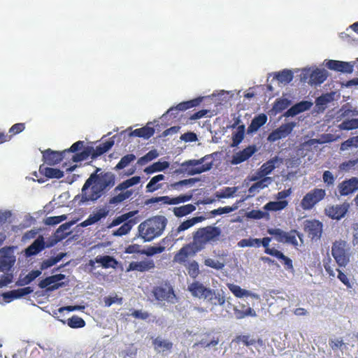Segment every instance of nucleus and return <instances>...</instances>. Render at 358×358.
<instances>
[{"mask_svg":"<svg viewBox=\"0 0 358 358\" xmlns=\"http://www.w3.org/2000/svg\"><path fill=\"white\" fill-rule=\"evenodd\" d=\"M115 175L110 171H101L96 168L85 180L81 190L80 203L95 201L110 190L115 184ZM80 197V195L77 196Z\"/></svg>","mask_w":358,"mask_h":358,"instance_id":"1","label":"nucleus"},{"mask_svg":"<svg viewBox=\"0 0 358 358\" xmlns=\"http://www.w3.org/2000/svg\"><path fill=\"white\" fill-rule=\"evenodd\" d=\"M166 225V220L164 217H155L141 223L138 226V231L145 241H151L162 234Z\"/></svg>","mask_w":358,"mask_h":358,"instance_id":"2","label":"nucleus"},{"mask_svg":"<svg viewBox=\"0 0 358 358\" xmlns=\"http://www.w3.org/2000/svg\"><path fill=\"white\" fill-rule=\"evenodd\" d=\"M221 232L217 227L207 226L199 228L193 234V242L202 250L208 243L217 242Z\"/></svg>","mask_w":358,"mask_h":358,"instance_id":"3","label":"nucleus"},{"mask_svg":"<svg viewBox=\"0 0 358 358\" xmlns=\"http://www.w3.org/2000/svg\"><path fill=\"white\" fill-rule=\"evenodd\" d=\"M141 180L140 176H134L129 178L119 185H117L113 189L114 193H117L121 191L120 194L112 196L108 200V204L117 205L124 201L128 199L133 194L132 190H127L128 188L139 183Z\"/></svg>","mask_w":358,"mask_h":358,"instance_id":"4","label":"nucleus"},{"mask_svg":"<svg viewBox=\"0 0 358 358\" xmlns=\"http://www.w3.org/2000/svg\"><path fill=\"white\" fill-rule=\"evenodd\" d=\"M141 180L140 176H134L129 178L119 185H117L113 189L114 193H117L121 191L120 194L112 196L108 200V204L117 205L124 201L128 199L133 194L132 190H127L128 188L139 183Z\"/></svg>","mask_w":358,"mask_h":358,"instance_id":"5","label":"nucleus"},{"mask_svg":"<svg viewBox=\"0 0 358 358\" xmlns=\"http://www.w3.org/2000/svg\"><path fill=\"white\" fill-rule=\"evenodd\" d=\"M114 143L113 140L109 139L100 143L96 146L95 148L87 147L82 152L73 155L71 157V160L74 162H78L86 159L89 156H91V158L94 159L108 152L113 146Z\"/></svg>","mask_w":358,"mask_h":358,"instance_id":"6","label":"nucleus"},{"mask_svg":"<svg viewBox=\"0 0 358 358\" xmlns=\"http://www.w3.org/2000/svg\"><path fill=\"white\" fill-rule=\"evenodd\" d=\"M210 159L208 155L200 159H190L182 162L180 165L182 172L187 173L189 176L200 174L209 171L213 166V162H207Z\"/></svg>","mask_w":358,"mask_h":358,"instance_id":"7","label":"nucleus"},{"mask_svg":"<svg viewBox=\"0 0 358 358\" xmlns=\"http://www.w3.org/2000/svg\"><path fill=\"white\" fill-rule=\"evenodd\" d=\"M331 255L338 267H345L350 262V248L345 241H336L331 247Z\"/></svg>","mask_w":358,"mask_h":358,"instance_id":"8","label":"nucleus"},{"mask_svg":"<svg viewBox=\"0 0 358 358\" xmlns=\"http://www.w3.org/2000/svg\"><path fill=\"white\" fill-rule=\"evenodd\" d=\"M326 196V191L320 188H314L306 193L301 201L300 206L304 210H310Z\"/></svg>","mask_w":358,"mask_h":358,"instance_id":"9","label":"nucleus"},{"mask_svg":"<svg viewBox=\"0 0 358 358\" xmlns=\"http://www.w3.org/2000/svg\"><path fill=\"white\" fill-rule=\"evenodd\" d=\"M201 251L199 248L192 241L184 245L174 255L173 262L180 264L185 265L187 264V259L196 255V253Z\"/></svg>","mask_w":358,"mask_h":358,"instance_id":"10","label":"nucleus"},{"mask_svg":"<svg viewBox=\"0 0 358 358\" xmlns=\"http://www.w3.org/2000/svg\"><path fill=\"white\" fill-rule=\"evenodd\" d=\"M65 278L66 275L62 273L52 275L41 280L38 286L41 289H46L47 292H52L65 285L64 282H59Z\"/></svg>","mask_w":358,"mask_h":358,"instance_id":"11","label":"nucleus"},{"mask_svg":"<svg viewBox=\"0 0 358 358\" xmlns=\"http://www.w3.org/2000/svg\"><path fill=\"white\" fill-rule=\"evenodd\" d=\"M15 261V256L10 248L5 247L0 249V271H10Z\"/></svg>","mask_w":358,"mask_h":358,"instance_id":"12","label":"nucleus"},{"mask_svg":"<svg viewBox=\"0 0 358 358\" xmlns=\"http://www.w3.org/2000/svg\"><path fill=\"white\" fill-rule=\"evenodd\" d=\"M201 101L202 98L199 97L189 101L181 102L176 106L170 108L164 115H173V117L176 118L178 115V111H184L187 109L196 107L199 105Z\"/></svg>","mask_w":358,"mask_h":358,"instance_id":"13","label":"nucleus"},{"mask_svg":"<svg viewBox=\"0 0 358 358\" xmlns=\"http://www.w3.org/2000/svg\"><path fill=\"white\" fill-rule=\"evenodd\" d=\"M187 290L192 296L204 299L213 293V289L206 287L199 281H194L190 283L187 287Z\"/></svg>","mask_w":358,"mask_h":358,"instance_id":"14","label":"nucleus"},{"mask_svg":"<svg viewBox=\"0 0 358 358\" xmlns=\"http://www.w3.org/2000/svg\"><path fill=\"white\" fill-rule=\"evenodd\" d=\"M295 125L296 124L293 122L282 124L268 135V140L271 142H275L287 137L292 133Z\"/></svg>","mask_w":358,"mask_h":358,"instance_id":"15","label":"nucleus"},{"mask_svg":"<svg viewBox=\"0 0 358 358\" xmlns=\"http://www.w3.org/2000/svg\"><path fill=\"white\" fill-rule=\"evenodd\" d=\"M350 205L345 202L340 205H332L325 208V214L333 220H341L348 211Z\"/></svg>","mask_w":358,"mask_h":358,"instance_id":"16","label":"nucleus"},{"mask_svg":"<svg viewBox=\"0 0 358 358\" xmlns=\"http://www.w3.org/2000/svg\"><path fill=\"white\" fill-rule=\"evenodd\" d=\"M338 189L341 196H348L358 189V178L352 177L341 182Z\"/></svg>","mask_w":358,"mask_h":358,"instance_id":"17","label":"nucleus"},{"mask_svg":"<svg viewBox=\"0 0 358 358\" xmlns=\"http://www.w3.org/2000/svg\"><path fill=\"white\" fill-rule=\"evenodd\" d=\"M326 66L335 71L351 73L353 71L354 65L350 62L330 59L327 62Z\"/></svg>","mask_w":358,"mask_h":358,"instance_id":"18","label":"nucleus"},{"mask_svg":"<svg viewBox=\"0 0 358 358\" xmlns=\"http://www.w3.org/2000/svg\"><path fill=\"white\" fill-rule=\"evenodd\" d=\"M304 230L312 239L319 238L322 231V224L316 220H307Z\"/></svg>","mask_w":358,"mask_h":358,"instance_id":"19","label":"nucleus"},{"mask_svg":"<svg viewBox=\"0 0 358 358\" xmlns=\"http://www.w3.org/2000/svg\"><path fill=\"white\" fill-rule=\"evenodd\" d=\"M257 151L256 145H249L248 147L244 148L243 150H241L236 152L233 155L231 163L233 164H239L247 159H248L250 157L252 156Z\"/></svg>","mask_w":358,"mask_h":358,"instance_id":"20","label":"nucleus"},{"mask_svg":"<svg viewBox=\"0 0 358 358\" xmlns=\"http://www.w3.org/2000/svg\"><path fill=\"white\" fill-rule=\"evenodd\" d=\"M66 156V152L53 151L50 149L46 150L43 157L46 164L53 166L60 163Z\"/></svg>","mask_w":358,"mask_h":358,"instance_id":"21","label":"nucleus"},{"mask_svg":"<svg viewBox=\"0 0 358 358\" xmlns=\"http://www.w3.org/2000/svg\"><path fill=\"white\" fill-rule=\"evenodd\" d=\"M155 266V264L152 259H145L141 262H131L127 268L126 271L129 272L136 271L139 272H145L154 268Z\"/></svg>","mask_w":358,"mask_h":358,"instance_id":"22","label":"nucleus"},{"mask_svg":"<svg viewBox=\"0 0 358 358\" xmlns=\"http://www.w3.org/2000/svg\"><path fill=\"white\" fill-rule=\"evenodd\" d=\"M232 343L238 345L243 343L246 347L255 345V344H257L259 346H262L264 345V342L262 338H258L257 339H255L250 334L237 335L232 340Z\"/></svg>","mask_w":358,"mask_h":358,"instance_id":"23","label":"nucleus"},{"mask_svg":"<svg viewBox=\"0 0 358 358\" xmlns=\"http://www.w3.org/2000/svg\"><path fill=\"white\" fill-rule=\"evenodd\" d=\"M240 122V119L237 117L234 124L231 126L233 129L237 127L236 131L232 134V147L238 146L243 140L245 136V125L241 124L238 126Z\"/></svg>","mask_w":358,"mask_h":358,"instance_id":"24","label":"nucleus"},{"mask_svg":"<svg viewBox=\"0 0 358 358\" xmlns=\"http://www.w3.org/2000/svg\"><path fill=\"white\" fill-rule=\"evenodd\" d=\"M45 248V243L43 236H38L26 250L25 255L31 257L38 254Z\"/></svg>","mask_w":358,"mask_h":358,"instance_id":"25","label":"nucleus"},{"mask_svg":"<svg viewBox=\"0 0 358 358\" xmlns=\"http://www.w3.org/2000/svg\"><path fill=\"white\" fill-rule=\"evenodd\" d=\"M108 214V210L102 208L99 209L96 213L90 215V216L84 220L83 222L80 224V226L83 227H86L87 226L92 225L99 221H100L102 218L106 217Z\"/></svg>","mask_w":358,"mask_h":358,"instance_id":"26","label":"nucleus"},{"mask_svg":"<svg viewBox=\"0 0 358 358\" xmlns=\"http://www.w3.org/2000/svg\"><path fill=\"white\" fill-rule=\"evenodd\" d=\"M234 314L237 320H242L247 317H255L257 316L255 310L250 307H247L245 304H241L239 306L234 307Z\"/></svg>","mask_w":358,"mask_h":358,"instance_id":"27","label":"nucleus"},{"mask_svg":"<svg viewBox=\"0 0 358 358\" xmlns=\"http://www.w3.org/2000/svg\"><path fill=\"white\" fill-rule=\"evenodd\" d=\"M312 103L307 101H302L298 103L294 104L289 108L284 114L285 117H294L301 113L308 110Z\"/></svg>","mask_w":358,"mask_h":358,"instance_id":"28","label":"nucleus"},{"mask_svg":"<svg viewBox=\"0 0 358 358\" xmlns=\"http://www.w3.org/2000/svg\"><path fill=\"white\" fill-rule=\"evenodd\" d=\"M152 293L157 301L169 300L171 296L172 298H176V295L172 287L166 289L162 287H156L154 288Z\"/></svg>","mask_w":358,"mask_h":358,"instance_id":"29","label":"nucleus"},{"mask_svg":"<svg viewBox=\"0 0 358 358\" xmlns=\"http://www.w3.org/2000/svg\"><path fill=\"white\" fill-rule=\"evenodd\" d=\"M38 172L41 175L44 176L46 178L59 179L64 176V172L60 169L50 168L41 164L39 166Z\"/></svg>","mask_w":358,"mask_h":358,"instance_id":"30","label":"nucleus"},{"mask_svg":"<svg viewBox=\"0 0 358 358\" xmlns=\"http://www.w3.org/2000/svg\"><path fill=\"white\" fill-rule=\"evenodd\" d=\"M274 169L275 161L270 159L261 166L259 170L257 172V176H252L250 180L252 181H256L260 178L266 177V176L270 174Z\"/></svg>","mask_w":358,"mask_h":358,"instance_id":"31","label":"nucleus"},{"mask_svg":"<svg viewBox=\"0 0 358 358\" xmlns=\"http://www.w3.org/2000/svg\"><path fill=\"white\" fill-rule=\"evenodd\" d=\"M34 291L31 287H25L23 288H20L17 289L12 290L10 292H6L3 294L4 299H8L10 300H13L15 299H19L26 295H28L32 293Z\"/></svg>","mask_w":358,"mask_h":358,"instance_id":"32","label":"nucleus"},{"mask_svg":"<svg viewBox=\"0 0 358 358\" xmlns=\"http://www.w3.org/2000/svg\"><path fill=\"white\" fill-rule=\"evenodd\" d=\"M227 287L236 297L242 298L244 296H250L255 299L258 298L257 294L252 293L248 290L242 289L240 286L237 285L229 283L227 284Z\"/></svg>","mask_w":358,"mask_h":358,"instance_id":"33","label":"nucleus"},{"mask_svg":"<svg viewBox=\"0 0 358 358\" xmlns=\"http://www.w3.org/2000/svg\"><path fill=\"white\" fill-rule=\"evenodd\" d=\"M203 220H204V218L202 216L194 217L191 219L187 220L182 222L179 225V227L176 229L175 232L173 231H171V233H172L171 236H177L180 232L188 229L189 228H190L195 224L200 222L203 221Z\"/></svg>","mask_w":358,"mask_h":358,"instance_id":"34","label":"nucleus"},{"mask_svg":"<svg viewBox=\"0 0 358 358\" xmlns=\"http://www.w3.org/2000/svg\"><path fill=\"white\" fill-rule=\"evenodd\" d=\"M327 78V73L325 70L316 69L310 74V85H318L325 81Z\"/></svg>","mask_w":358,"mask_h":358,"instance_id":"35","label":"nucleus"},{"mask_svg":"<svg viewBox=\"0 0 358 358\" xmlns=\"http://www.w3.org/2000/svg\"><path fill=\"white\" fill-rule=\"evenodd\" d=\"M267 121L266 115L262 113L255 116L252 120L248 128V133L257 131L261 127H262Z\"/></svg>","mask_w":358,"mask_h":358,"instance_id":"36","label":"nucleus"},{"mask_svg":"<svg viewBox=\"0 0 358 358\" xmlns=\"http://www.w3.org/2000/svg\"><path fill=\"white\" fill-rule=\"evenodd\" d=\"M207 301L213 306H223L226 299L224 292H216L213 289V293L206 297Z\"/></svg>","mask_w":358,"mask_h":358,"instance_id":"37","label":"nucleus"},{"mask_svg":"<svg viewBox=\"0 0 358 358\" xmlns=\"http://www.w3.org/2000/svg\"><path fill=\"white\" fill-rule=\"evenodd\" d=\"M76 223V221H71L65 222L61 224L59 228L55 231V242L60 241L65 238H66L69 232L67 231L70 229V227Z\"/></svg>","mask_w":358,"mask_h":358,"instance_id":"38","label":"nucleus"},{"mask_svg":"<svg viewBox=\"0 0 358 358\" xmlns=\"http://www.w3.org/2000/svg\"><path fill=\"white\" fill-rule=\"evenodd\" d=\"M155 134V129L149 126H145L139 129H134L130 133V136H137L148 139Z\"/></svg>","mask_w":358,"mask_h":358,"instance_id":"39","label":"nucleus"},{"mask_svg":"<svg viewBox=\"0 0 358 358\" xmlns=\"http://www.w3.org/2000/svg\"><path fill=\"white\" fill-rule=\"evenodd\" d=\"M95 262L101 264L103 268H115L117 265V261L113 257L109 255L97 256L95 258Z\"/></svg>","mask_w":358,"mask_h":358,"instance_id":"40","label":"nucleus"},{"mask_svg":"<svg viewBox=\"0 0 358 358\" xmlns=\"http://www.w3.org/2000/svg\"><path fill=\"white\" fill-rule=\"evenodd\" d=\"M274 78L281 83L288 84L293 80L294 75L291 70L284 69L276 72Z\"/></svg>","mask_w":358,"mask_h":358,"instance_id":"41","label":"nucleus"},{"mask_svg":"<svg viewBox=\"0 0 358 358\" xmlns=\"http://www.w3.org/2000/svg\"><path fill=\"white\" fill-rule=\"evenodd\" d=\"M168 241L169 239L167 238H164L160 242L163 245L150 246L146 250H142L141 253L146 255L147 256H152L156 254L162 253L165 250V245Z\"/></svg>","mask_w":358,"mask_h":358,"instance_id":"42","label":"nucleus"},{"mask_svg":"<svg viewBox=\"0 0 358 358\" xmlns=\"http://www.w3.org/2000/svg\"><path fill=\"white\" fill-rule=\"evenodd\" d=\"M165 176L163 174H159L151 178L146 185V189L148 192H153L162 187V184H159V181L164 180Z\"/></svg>","mask_w":358,"mask_h":358,"instance_id":"43","label":"nucleus"},{"mask_svg":"<svg viewBox=\"0 0 358 358\" xmlns=\"http://www.w3.org/2000/svg\"><path fill=\"white\" fill-rule=\"evenodd\" d=\"M288 205L286 200L269 201L264 206V209L266 211H279L285 208Z\"/></svg>","mask_w":358,"mask_h":358,"instance_id":"44","label":"nucleus"},{"mask_svg":"<svg viewBox=\"0 0 358 358\" xmlns=\"http://www.w3.org/2000/svg\"><path fill=\"white\" fill-rule=\"evenodd\" d=\"M196 210L195 206L193 204H187L180 207H175L173 208V213L178 217H181L189 215Z\"/></svg>","mask_w":358,"mask_h":358,"instance_id":"45","label":"nucleus"},{"mask_svg":"<svg viewBox=\"0 0 358 358\" xmlns=\"http://www.w3.org/2000/svg\"><path fill=\"white\" fill-rule=\"evenodd\" d=\"M41 274V271L39 270H33L30 271L27 275H26L24 278H20L17 282V285L19 286H24L31 283L33 280H34L37 277H38Z\"/></svg>","mask_w":358,"mask_h":358,"instance_id":"46","label":"nucleus"},{"mask_svg":"<svg viewBox=\"0 0 358 358\" xmlns=\"http://www.w3.org/2000/svg\"><path fill=\"white\" fill-rule=\"evenodd\" d=\"M169 166L168 162H157L153 163L152 165L146 167L144 171L147 174H150L157 171H162Z\"/></svg>","mask_w":358,"mask_h":358,"instance_id":"47","label":"nucleus"},{"mask_svg":"<svg viewBox=\"0 0 358 358\" xmlns=\"http://www.w3.org/2000/svg\"><path fill=\"white\" fill-rule=\"evenodd\" d=\"M152 344L155 350L160 351L171 350L173 348V343L170 341L162 340L156 338L152 341Z\"/></svg>","mask_w":358,"mask_h":358,"instance_id":"48","label":"nucleus"},{"mask_svg":"<svg viewBox=\"0 0 358 358\" xmlns=\"http://www.w3.org/2000/svg\"><path fill=\"white\" fill-rule=\"evenodd\" d=\"M291 104V101L286 98L277 99L273 106V110L275 113H281L285 109L287 108Z\"/></svg>","mask_w":358,"mask_h":358,"instance_id":"49","label":"nucleus"},{"mask_svg":"<svg viewBox=\"0 0 358 358\" xmlns=\"http://www.w3.org/2000/svg\"><path fill=\"white\" fill-rule=\"evenodd\" d=\"M136 156L134 154H127L122 157L120 161L117 163V164L115 166L114 169L115 171H119L123 169L124 168L129 166V164L134 162L136 159Z\"/></svg>","mask_w":358,"mask_h":358,"instance_id":"50","label":"nucleus"},{"mask_svg":"<svg viewBox=\"0 0 358 358\" xmlns=\"http://www.w3.org/2000/svg\"><path fill=\"white\" fill-rule=\"evenodd\" d=\"M134 224V222L132 220H128L116 231H115L113 234L116 236H122L126 235L131 231Z\"/></svg>","mask_w":358,"mask_h":358,"instance_id":"51","label":"nucleus"},{"mask_svg":"<svg viewBox=\"0 0 358 358\" xmlns=\"http://www.w3.org/2000/svg\"><path fill=\"white\" fill-rule=\"evenodd\" d=\"M189 276L196 278L199 274V266L196 261L193 260L185 265Z\"/></svg>","mask_w":358,"mask_h":358,"instance_id":"52","label":"nucleus"},{"mask_svg":"<svg viewBox=\"0 0 358 358\" xmlns=\"http://www.w3.org/2000/svg\"><path fill=\"white\" fill-rule=\"evenodd\" d=\"M159 201H162L164 203L169 205H175L179 203L178 196L171 198L168 196L151 198L149 201V203H157Z\"/></svg>","mask_w":358,"mask_h":358,"instance_id":"53","label":"nucleus"},{"mask_svg":"<svg viewBox=\"0 0 358 358\" xmlns=\"http://www.w3.org/2000/svg\"><path fill=\"white\" fill-rule=\"evenodd\" d=\"M67 324L73 329L82 328L85 326V320L77 315H73L68 319Z\"/></svg>","mask_w":358,"mask_h":358,"instance_id":"54","label":"nucleus"},{"mask_svg":"<svg viewBox=\"0 0 358 358\" xmlns=\"http://www.w3.org/2000/svg\"><path fill=\"white\" fill-rule=\"evenodd\" d=\"M333 100L331 94L327 93L317 97L315 100V104L319 108L324 109L325 106Z\"/></svg>","mask_w":358,"mask_h":358,"instance_id":"55","label":"nucleus"},{"mask_svg":"<svg viewBox=\"0 0 358 358\" xmlns=\"http://www.w3.org/2000/svg\"><path fill=\"white\" fill-rule=\"evenodd\" d=\"M135 214L134 212H132V211H130L129 213H124L123 215H121L120 216H118L117 217H115L113 221L110 224V225L108 226V227H115V226H117V225H120V224H122V222H126L127 221H128V220L131 217L134 215Z\"/></svg>","mask_w":358,"mask_h":358,"instance_id":"56","label":"nucleus"},{"mask_svg":"<svg viewBox=\"0 0 358 358\" xmlns=\"http://www.w3.org/2000/svg\"><path fill=\"white\" fill-rule=\"evenodd\" d=\"M324 268L330 277H335L336 273L334 271L335 265L330 257H327L323 259Z\"/></svg>","mask_w":358,"mask_h":358,"instance_id":"57","label":"nucleus"},{"mask_svg":"<svg viewBox=\"0 0 358 358\" xmlns=\"http://www.w3.org/2000/svg\"><path fill=\"white\" fill-rule=\"evenodd\" d=\"M339 127L343 130H352L354 129H357L358 118L345 120L339 125Z\"/></svg>","mask_w":358,"mask_h":358,"instance_id":"58","label":"nucleus"},{"mask_svg":"<svg viewBox=\"0 0 358 358\" xmlns=\"http://www.w3.org/2000/svg\"><path fill=\"white\" fill-rule=\"evenodd\" d=\"M203 263L205 266L216 270H222L224 266V264L223 262L211 258L206 259Z\"/></svg>","mask_w":358,"mask_h":358,"instance_id":"59","label":"nucleus"},{"mask_svg":"<svg viewBox=\"0 0 358 358\" xmlns=\"http://www.w3.org/2000/svg\"><path fill=\"white\" fill-rule=\"evenodd\" d=\"M268 233L270 235L274 236L278 242L284 243L285 238L287 236V232L280 229H268Z\"/></svg>","mask_w":358,"mask_h":358,"instance_id":"60","label":"nucleus"},{"mask_svg":"<svg viewBox=\"0 0 358 358\" xmlns=\"http://www.w3.org/2000/svg\"><path fill=\"white\" fill-rule=\"evenodd\" d=\"M351 147L358 148V136L350 137L342 143L341 145V150H345Z\"/></svg>","mask_w":358,"mask_h":358,"instance_id":"61","label":"nucleus"},{"mask_svg":"<svg viewBox=\"0 0 358 358\" xmlns=\"http://www.w3.org/2000/svg\"><path fill=\"white\" fill-rule=\"evenodd\" d=\"M67 219V216L66 215H62L59 216H52L48 217L45 218L44 223L46 225H55L59 224L60 222L66 220Z\"/></svg>","mask_w":358,"mask_h":358,"instance_id":"62","label":"nucleus"},{"mask_svg":"<svg viewBox=\"0 0 358 358\" xmlns=\"http://www.w3.org/2000/svg\"><path fill=\"white\" fill-rule=\"evenodd\" d=\"M25 129V124L24 123H16L13 124L8 131V136H10V139L12 137L16 134H18L23 131Z\"/></svg>","mask_w":358,"mask_h":358,"instance_id":"63","label":"nucleus"},{"mask_svg":"<svg viewBox=\"0 0 358 358\" xmlns=\"http://www.w3.org/2000/svg\"><path fill=\"white\" fill-rule=\"evenodd\" d=\"M336 271L338 272L337 278L339 279L341 282H342L348 288H351L352 285L350 282L348 275L342 272L339 268H336Z\"/></svg>","mask_w":358,"mask_h":358,"instance_id":"64","label":"nucleus"}]
</instances>
